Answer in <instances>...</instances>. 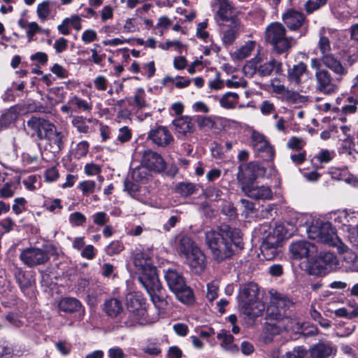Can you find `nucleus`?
I'll use <instances>...</instances> for the list:
<instances>
[{"label":"nucleus","mask_w":358,"mask_h":358,"mask_svg":"<svg viewBox=\"0 0 358 358\" xmlns=\"http://www.w3.org/2000/svg\"><path fill=\"white\" fill-rule=\"evenodd\" d=\"M68 104L74 106L77 110L90 112L92 110V104L87 101L74 95L69 98Z\"/></svg>","instance_id":"nucleus-43"},{"label":"nucleus","mask_w":358,"mask_h":358,"mask_svg":"<svg viewBox=\"0 0 358 358\" xmlns=\"http://www.w3.org/2000/svg\"><path fill=\"white\" fill-rule=\"evenodd\" d=\"M259 48L255 41H248L234 52V56L236 59L243 60L250 57L252 53Z\"/></svg>","instance_id":"nucleus-35"},{"label":"nucleus","mask_w":358,"mask_h":358,"mask_svg":"<svg viewBox=\"0 0 358 358\" xmlns=\"http://www.w3.org/2000/svg\"><path fill=\"white\" fill-rule=\"evenodd\" d=\"M48 247L28 248L20 255V260L28 267H34L45 264L50 259Z\"/></svg>","instance_id":"nucleus-11"},{"label":"nucleus","mask_w":358,"mask_h":358,"mask_svg":"<svg viewBox=\"0 0 358 358\" xmlns=\"http://www.w3.org/2000/svg\"><path fill=\"white\" fill-rule=\"evenodd\" d=\"M304 145L305 141L302 138L296 136L291 137L287 143V148L295 150H301Z\"/></svg>","instance_id":"nucleus-63"},{"label":"nucleus","mask_w":358,"mask_h":358,"mask_svg":"<svg viewBox=\"0 0 358 358\" xmlns=\"http://www.w3.org/2000/svg\"><path fill=\"white\" fill-rule=\"evenodd\" d=\"M336 247L338 248V252L342 255L343 260L346 264V270L350 271H355L356 267L355 263L357 258V255L345 246L342 242L341 246L336 245Z\"/></svg>","instance_id":"nucleus-32"},{"label":"nucleus","mask_w":358,"mask_h":358,"mask_svg":"<svg viewBox=\"0 0 358 358\" xmlns=\"http://www.w3.org/2000/svg\"><path fill=\"white\" fill-rule=\"evenodd\" d=\"M172 24V21L167 16L163 15L161 16L155 26V29H157L158 34L159 36H162L164 33V31L169 28V27Z\"/></svg>","instance_id":"nucleus-55"},{"label":"nucleus","mask_w":358,"mask_h":358,"mask_svg":"<svg viewBox=\"0 0 358 358\" xmlns=\"http://www.w3.org/2000/svg\"><path fill=\"white\" fill-rule=\"evenodd\" d=\"M334 349L331 343L320 342L313 345L308 350V358H329L333 353Z\"/></svg>","instance_id":"nucleus-26"},{"label":"nucleus","mask_w":358,"mask_h":358,"mask_svg":"<svg viewBox=\"0 0 358 358\" xmlns=\"http://www.w3.org/2000/svg\"><path fill=\"white\" fill-rule=\"evenodd\" d=\"M308 71L307 65L303 62L289 68L287 70V79L290 84L299 87L302 84L301 77Z\"/></svg>","instance_id":"nucleus-29"},{"label":"nucleus","mask_w":358,"mask_h":358,"mask_svg":"<svg viewBox=\"0 0 358 358\" xmlns=\"http://www.w3.org/2000/svg\"><path fill=\"white\" fill-rule=\"evenodd\" d=\"M296 324L297 323L294 320L285 317L278 322V324H268L267 329L271 331L273 334H278L282 329L286 331L294 330Z\"/></svg>","instance_id":"nucleus-36"},{"label":"nucleus","mask_w":358,"mask_h":358,"mask_svg":"<svg viewBox=\"0 0 358 358\" xmlns=\"http://www.w3.org/2000/svg\"><path fill=\"white\" fill-rule=\"evenodd\" d=\"M147 292L149 294L152 301L155 304V306L159 309V310H164L167 303L166 301L161 298L158 294L157 292L161 290L162 285L160 282L159 281V287L157 289H155L153 290H149L147 287H144Z\"/></svg>","instance_id":"nucleus-42"},{"label":"nucleus","mask_w":358,"mask_h":358,"mask_svg":"<svg viewBox=\"0 0 358 358\" xmlns=\"http://www.w3.org/2000/svg\"><path fill=\"white\" fill-rule=\"evenodd\" d=\"M58 306L60 310L66 313L78 312L83 308L80 301L72 297L62 299L59 301Z\"/></svg>","instance_id":"nucleus-34"},{"label":"nucleus","mask_w":358,"mask_h":358,"mask_svg":"<svg viewBox=\"0 0 358 358\" xmlns=\"http://www.w3.org/2000/svg\"><path fill=\"white\" fill-rule=\"evenodd\" d=\"M321 62L325 67L336 74L338 80H341L348 73V68L332 53L321 56Z\"/></svg>","instance_id":"nucleus-21"},{"label":"nucleus","mask_w":358,"mask_h":358,"mask_svg":"<svg viewBox=\"0 0 358 358\" xmlns=\"http://www.w3.org/2000/svg\"><path fill=\"white\" fill-rule=\"evenodd\" d=\"M134 264L138 272V281L149 290H153L159 287V278L156 267L152 265L148 256L141 252L136 251L134 255Z\"/></svg>","instance_id":"nucleus-3"},{"label":"nucleus","mask_w":358,"mask_h":358,"mask_svg":"<svg viewBox=\"0 0 358 358\" xmlns=\"http://www.w3.org/2000/svg\"><path fill=\"white\" fill-rule=\"evenodd\" d=\"M27 200L23 197H17L14 199L12 210L15 215H20L25 210Z\"/></svg>","instance_id":"nucleus-61"},{"label":"nucleus","mask_w":358,"mask_h":358,"mask_svg":"<svg viewBox=\"0 0 358 358\" xmlns=\"http://www.w3.org/2000/svg\"><path fill=\"white\" fill-rule=\"evenodd\" d=\"M164 279L169 289L176 294L179 301L184 303H189L193 301V292L186 285L182 273L176 269L169 268L164 271Z\"/></svg>","instance_id":"nucleus-6"},{"label":"nucleus","mask_w":358,"mask_h":358,"mask_svg":"<svg viewBox=\"0 0 358 358\" xmlns=\"http://www.w3.org/2000/svg\"><path fill=\"white\" fill-rule=\"evenodd\" d=\"M141 164L150 171L157 173L166 169V162L161 155L150 149L143 151Z\"/></svg>","instance_id":"nucleus-16"},{"label":"nucleus","mask_w":358,"mask_h":358,"mask_svg":"<svg viewBox=\"0 0 358 358\" xmlns=\"http://www.w3.org/2000/svg\"><path fill=\"white\" fill-rule=\"evenodd\" d=\"M282 18L287 28L291 31L299 29L306 23L304 14L294 9H289L285 12Z\"/></svg>","instance_id":"nucleus-23"},{"label":"nucleus","mask_w":358,"mask_h":358,"mask_svg":"<svg viewBox=\"0 0 358 358\" xmlns=\"http://www.w3.org/2000/svg\"><path fill=\"white\" fill-rule=\"evenodd\" d=\"M148 138L158 146L166 147L173 141V137L168 129L159 126L152 129L148 134Z\"/></svg>","instance_id":"nucleus-24"},{"label":"nucleus","mask_w":358,"mask_h":358,"mask_svg":"<svg viewBox=\"0 0 358 358\" xmlns=\"http://www.w3.org/2000/svg\"><path fill=\"white\" fill-rule=\"evenodd\" d=\"M78 187L81 190L83 195L88 196L94 192L96 183L93 180H85L80 182Z\"/></svg>","instance_id":"nucleus-58"},{"label":"nucleus","mask_w":358,"mask_h":358,"mask_svg":"<svg viewBox=\"0 0 358 358\" xmlns=\"http://www.w3.org/2000/svg\"><path fill=\"white\" fill-rule=\"evenodd\" d=\"M289 252L294 259H300L313 255L316 252V248L308 241H298L290 244Z\"/></svg>","instance_id":"nucleus-22"},{"label":"nucleus","mask_w":358,"mask_h":358,"mask_svg":"<svg viewBox=\"0 0 358 358\" xmlns=\"http://www.w3.org/2000/svg\"><path fill=\"white\" fill-rule=\"evenodd\" d=\"M306 355L307 350L303 346H296L287 352L284 358H305Z\"/></svg>","instance_id":"nucleus-56"},{"label":"nucleus","mask_w":358,"mask_h":358,"mask_svg":"<svg viewBox=\"0 0 358 358\" xmlns=\"http://www.w3.org/2000/svg\"><path fill=\"white\" fill-rule=\"evenodd\" d=\"M335 222L341 223L342 229L348 233V237L351 243L358 245V216L355 213H348L345 211L339 213L334 219Z\"/></svg>","instance_id":"nucleus-12"},{"label":"nucleus","mask_w":358,"mask_h":358,"mask_svg":"<svg viewBox=\"0 0 358 358\" xmlns=\"http://www.w3.org/2000/svg\"><path fill=\"white\" fill-rule=\"evenodd\" d=\"M145 92L142 88L138 89L135 95L134 96V104L138 109H142L147 106L146 101L145 100Z\"/></svg>","instance_id":"nucleus-59"},{"label":"nucleus","mask_w":358,"mask_h":358,"mask_svg":"<svg viewBox=\"0 0 358 358\" xmlns=\"http://www.w3.org/2000/svg\"><path fill=\"white\" fill-rule=\"evenodd\" d=\"M339 268L337 257L331 252L320 253L318 258L311 265L310 273L314 275H325Z\"/></svg>","instance_id":"nucleus-10"},{"label":"nucleus","mask_w":358,"mask_h":358,"mask_svg":"<svg viewBox=\"0 0 358 358\" xmlns=\"http://www.w3.org/2000/svg\"><path fill=\"white\" fill-rule=\"evenodd\" d=\"M150 177V171L143 165H140L131 172V178L135 182H145Z\"/></svg>","instance_id":"nucleus-41"},{"label":"nucleus","mask_w":358,"mask_h":358,"mask_svg":"<svg viewBox=\"0 0 358 358\" xmlns=\"http://www.w3.org/2000/svg\"><path fill=\"white\" fill-rule=\"evenodd\" d=\"M271 303L275 304L278 308H285L293 305L292 301L285 295L273 289L269 291Z\"/></svg>","instance_id":"nucleus-39"},{"label":"nucleus","mask_w":358,"mask_h":358,"mask_svg":"<svg viewBox=\"0 0 358 358\" xmlns=\"http://www.w3.org/2000/svg\"><path fill=\"white\" fill-rule=\"evenodd\" d=\"M124 247L119 241H112L106 248V252L108 255H117L124 250Z\"/></svg>","instance_id":"nucleus-60"},{"label":"nucleus","mask_w":358,"mask_h":358,"mask_svg":"<svg viewBox=\"0 0 358 358\" xmlns=\"http://www.w3.org/2000/svg\"><path fill=\"white\" fill-rule=\"evenodd\" d=\"M325 29L323 27L320 31V40L318 42V48L322 56L331 53V48L329 38L324 36Z\"/></svg>","instance_id":"nucleus-45"},{"label":"nucleus","mask_w":358,"mask_h":358,"mask_svg":"<svg viewBox=\"0 0 358 358\" xmlns=\"http://www.w3.org/2000/svg\"><path fill=\"white\" fill-rule=\"evenodd\" d=\"M227 24H223L221 29V38L225 46L234 44L242 29L241 21L236 17H231Z\"/></svg>","instance_id":"nucleus-18"},{"label":"nucleus","mask_w":358,"mask_h":358,"mask_svg":"<svg viewBox=\"0 0 358 358\" xmlns=\"http://www.w3.org/2000/svg\"><path fill=\"white\" fill-rule=\"evenodd\" d=\"M251 145L258 151L265 154L264 157L269 160L274 156V149L266 138L257 131H252L251 135Z\"/></svg>","instance_id":"nucleus-20"},{"label":"nucleus","mask_w":358,"mask_h":358,"mask_svg":"<svg viewBox=\"0 0 358 358\" xmlns=\"http://www.w3.org/2000/svg\"><path fill=\"white\" fill-rule=\"evenodd\" d=\"M125 303L129 311L126 319L120 322V327H131L137 324H142L146 313L145 299L139 292H130L126 296Z\"/></svg>","instance_id":"nucleus-5"},{"label":"nucleus","mask_w":358,"mask_h":358,"mask_svg":"<svg viewBox=\"0 0 358 358\" xmlns=\"http://www.w3.org/2000/svg\"><path fill=\"white\" fill-rule=\"evenodd\" d=\"M176 249L178 255L185 259L192 271L196 274L201 273L206 266V257L200 248L187 236L177 238Z\"/></svg>","instance_id":"nucleus-1"},{"label":"nucleus","mask_w":358,"mask_h":358,"mask_svg":"<svg viewBox=\"0 0 358 358\" xmlns=\"http://www.w3.org/2000/svg\"><path fill=\"white\" fill-rule=\"evenodd\" d=\"M52 123L41 117L33 116L27 122V133L38 140H44L45 134L48 131Z\"/></svg>","instance_id":"nucleus-19"},{"label":"nucleus","mask_w":358,"mask_h":358,"mask_svg":"<svg viewBox=\"0 0 358 358\" xmlns=\"http://www.w3.org/2000/svg\"><path fill=\"white\" fill-rule=\"evenodd\" d=\"M262 57L258 52L244 66L243 71L245 75L252 76L257 73L261 77L269 76L275 71V73L281 74L283 71L282 64L272 58L269 61L262 63Z\"/></svg>","instance_id":"nucleus-8"},{"label":"nucleus","mask_w":358,"mask_h":358,"mask_svg":"<svg viewBox=\"0 0 358 358\" xmlns=\"http://www.w3.org/2000/svg\"><path fill=\"white\" fill-rule=\"evenodd\" d=\"M258 294L259 287L254 282L240 287L238 298L241 312L251 320L262 315L265 310V305L259 300Z\"/></svg>","instance_id":"nucleus-2"},{"label":"nucleus","mask_w":358,"mask_h":358,"mask_svg":"<svg viewBox=\"0 0 358 358\" xmlns=\"http://www.w3.org/2000/svg\"><path fill=\"white\" fill-rule=\"evenodd\" d=\"M272 92L278 95V98L282 101L289 103L300 104L307 101V96L299 94L297 92L289 90L282 84L271 83Z\"/></svg>","instance_id":"nucleus-17"},{"label":"nucleus","mask_w":358,"mask_h":358,"mask_svg":"<svg viewBox=\"0 0 358 358\" xmlns=\"http://www.w3.org/2000/svg\"><path fill=\"white\" fill-rule=\"evenodd\" d=\"M176 131L181 136H187L194 132V124L187 116L178 117L173 121Z\"/></svg>","instance_id":"nucleus-30"},{"label":"nucleus","mask_w":358,"mask_h":358,"mask_svg":"<svg viewBox=\"0 0 358 358\" xmlns=\"http://www.w3.org/2000/svg\"><path fill=\"white\" fill-rule=\"evenodd\" d=\"M71 124L80 133L87 134L89 131V126L86 123V119L83 116H73Z\"/></svg>","instance_id":"nucleus-49"},{"label":"nucleus","mask_w":358,"mask_h":358,"mask_svg":"<svg viewBox=\"0 0 358 358\" xmlns=\"http://www.w3.org/2000/svg\"><path fill=\"white\" fill-rule=\"evenodd\" d=\"M103 310L106 313V314L112 317L115 318L118 316H120V322H119V326L120 327V322L127 320L126 319V314H124V315H122L121 313H123V307L122 302L115 298H111L108 300H106L104 302L103 305Z\"/></svg>","instance_id":"nucleus-27"},{"label":"nucleus","mask_w":358,"mask_h":358,"mask_svg":"<svg viewBox=\"0 0 358 358\" xmlns=\"http://www.w3.org/2000/svg\"><path fill=\"white\" fill-rule=\"evenodd\" d=\"M347 102L348 103L342 107L341 112L344 115L355 113L357 110L358 100L353 96H348L347 98Z\"/></svg>","instance_id":"nucleus-51"},{"label":"nucleus","mask_w":358,"mask_h":358,"mask_svg":"<svg viewBox=\"0 0 358 358\" xmlns=\"http://www.w3.org/2000/svg\"><path fill=\"white\" fill-rule=\"evenodd\" d=\"M224 236H228L230 238L231 243L236 246L239 249L243 248V242L242 241V233L238 229H232L228 225H222L220 230Z\"/></svg>","instance_id":"nucleus-31"},{"label":"nucleus","mask_w":358,"mask_h":358,"mask_svg":"<svg viewBox=\"0 0 358 358\" xmlns=\"http://www.w3.org/2000/svg\"><path fill=\"white\" fill-rule=\"evenodd\" d=\"M50 11V2L49 1H44L37 6V15L43 22L48 19Z\"/></svg>","instance_id":"nucleus-50"},{"label":"nucleus","mask_w":358,"mask_h":358,"mask_svg":"<svg viewBox=\"0 0 358 358\" xmlns=\"http://www.w3.org/2000/svg\"><path fill=\"white\" fill-rule=\"evenodd\" d=\"M64 134L58 131L54 124H52L48 131L45 134L44 140H46L51 148L57 152H59L64 148Z\"/></svg>","instance_id":"nucleus-28"},{"label":"nucleus","mask_w":358,"mask_h":358,"mask_svg":"<svg viewBox=\"0 0 358 358\" xmlns=\"http://www.w3.org/2000/svg\"><path fill=\"white\" fill-rule=\"evenodd\" d=\"M131 138V131L127 127H122L119 129L117 139L114 142L112 147L109 148L111 150H115L117 149L119 143L123 144L128 142Z\"/></svg>","instance_id":"nucleus-40"},{"label":"nucleus","mask_w":358,"mask_h":358,"mask_svg":"<svg viewBox=\"0 0 358 358\" xmlns=\"http://www.w3.org/2000/svg\"><path fill=\"white\" fill-rule=\"evenodd\" d=\"M238 99L239 95L237 93L228 92L220 98L219 103L223 108L231 110L236 108Z\"/></svg>","instance_id":"nucleus-37"},{"label":"nucleus","mask_w":358,"mask_h":358,"mask_svg":"<svg viewBox=\"0 0 358 358\" xmlns=\"http://www.w3.org/2000/svg\"><path fill=\"white\" fill-rule=\"evenodd\" d=\"M307 233L310 238L317 242L334 247L341 246V241L329 222H323L319 220H315L308 228Z\"/></svg>","instance_id":"nucleus-7"},{"label":"nucleus","mask_w":358,"mask_h":358,"mask_svg":"<svg viewBox=\"0 0 358 358\" xmlns=\"http://www.w3.org/2000/svg\"><path fill=\"white\" fill-rule=\"evenodd\" d=\"M315 88L324 94H332L338 90L337 77L334 78L331 73L327 69L315 71Z\"/></svg>","instance_id":"nucleus-13"},{"label":"nucleus","mask_w":358,"mask_h":358,"mask_svg":"<svg viewBox=\"0 0 358 358\" xmlns=\"http://www.w3.org/2000/svg\"><path fill=\"white\" fill-rule=\"evenodd\" d=\"M238 180L241 184V189L246 196L254 199L269 200L273 197V193L268 186L255 185L251 182H246L243 180L242 175H238Z\"/></svg>","instance_id":"nucleus-15"},{"label":"nucleus","mask_w":358,"mask_h":358,"mask_svg":"<svg viewBox=\"0 0 358 358\" xmlns=\"http://www.w3.org/2000/svg\"><path fill=\"white\" fill-rule=\"evenodd\" d=\"M287 227H291L288 223L278 224L274 228H271L268 224H262L256 231L257 234L263 235L268 238H272L275 242L280 245L285 238H288L292 235Z\"/></svg>","instance_id":"nucleus-14"},{"label":"nucleus","mask_w":358,"mask_h":358,"mask_svg":"<svg viewBox=\"0 0 358 358\" xmlns=\"http://www.w3.org/2000/svg\"><path fill=\"white\" fill-rule=\"evenodd\" d=\"M328 0H307L304 3V9L307 14H312L327 4Z\"/></svg>","instance_id":"nucleus-48"},{"label":"nucleus","mask_w":358,"mask_h":358,"mask_svg":"<svg viewBox=\"0 0 358 358\" xmlns=\"http://www.w3.org/2000/svg\"><path fill=\"white\" fill-rule=\"evenodd\" d=\"M18 115L15 108H10L5 113H3L0 118V124L3 127H7L13 123L17 118Z\"/></svg>","instance_id":"nucleus-47"},{"label":"nucleus","mask_w":358,"mask_h":358,"mask_svg":"<svg viewBox=\"0 0 358 358\" xmlns=\"http://www.w3.org/2000/svg\"><path fill=\"white\" fill-rule=\"evenodd\" d=\"M17 188L14 182H7L0 188V197L2 199L11 198Z\"/></svg>","instance_id":"nucleus-46"},{"label":"nucleus","mask_w":358,"mask_h":358,"mask_svg":"<svg viewBox=\"0 0 358 358\" xmlns=\"http://www.w3.org/2000/svg\"><path fill=\"white\" fill-rule=\"evenodd\" d=\"M69 221L73 225L80 226L85 222L86 217L83 213L75 212L70 215Z\"/></svg>","instance_id":"nucleus-64"},{"label":"nucleus","mask_w":358,"mask_h":358,"mask_svg":"<svg viewBox=\"0 0 358 358\" xmlns=\"http://www.w3.org/2000/svg\"><path fill=\"white\" fill-rule=\"evenodd\" d=\"M142 351L150 356L156 357L161 354L162 349L158 343L151 342L144 346L142 348Z\"/></svg>","instance_id":"nucleus-57"},{"label":"nucleus","mask_w":358,"mask_h":358,"mask_svg":"<svg viewBox=\"0 0 358 358\" xmlns=\"http://www.w3.org/2000/svg\"><path fill=\"white\" fill-rule=\"evenodd\" d=\"M246 171L253 172L251 179L254 180L257 177L263 175L265 172V170L260 164L255 162H250L248 165Z\"/></svg>","instance_id":"nucleus-62"},{"label":"nucleus","mask_w":358,"mask_h":358,"mask_svg":"<svg viewBox=\"0 0 358 358\" xmlns=\"http://www.w3.org/2000/svg\"><path fill=\"white\" fill-rule=\"evenodd\" d=\"M88 150L89 143L85 141H83L76 145V148L73 150L72 154L75 158L80 159L86 156Z\"/></svg>","instance_id":"nucleus-52"},{"label":"nucleus","mask_w":358,"mask_h":358,"mask_svg":"<svg viewBox=\"0 0 358 358\" xmlns=\"http://www.w3.org/2000/svg\"><path fill=\"white\" fill-rule=\"evenodd\" d=\"M262 243L260 246L261 254L266 260L274 259L280 252V245L276 243L273 239H269L262 235Z\"/></svg>","instance_id":"nucleus-25"},{"label":"nucleus","mask_w":358,"mask_h":358,"mask_svg":"<svg viewBox=\"0 0 358 358\" xmlns=\"http://www.w3.org/2000/svg\"><path fill=\"white\" fill-rule=\"evenodd\" d=\"M215 5L218 7V17L222 21H228L234 10V6L230 0H215Z\"/></svg>","instance_id":"nucleus-33"},{"label":"nucleus","mask_w":358,"mask_h":358,"mask_svg":"<svg viewBox=\"0 0 358 358\" xmlns=\"http://www.w3.org/2000/svg\"><path fill=\"white\" fill-rule=\"evenodd\" d=\"M219 282L213 280L207 284L206 297L210 301H214L218 296Z\"/></svg>","instance_id":"nucleus-54"},{"label":"nucleus","mask_w":358,"mask_h":358,"mask_svg":"<svg viewBox=\"0 0 358 358\" xmlns=\"http://www.w3.org/2000/svg\"><path fill=\"white\" fill-rule=\"evenodd\" d=\"M217 338L222 340L221 346L226 350L233 352L238 351V347L234 343V336L228 334L226 331L222 330L217 334Z\"/></svg>","instance_id":"nucleus-38"},{"label":"nucleus","mask_w":358,"mask_h":358,"mask_svg":"<svg viewBox=\"0 0 358 358\" xmlns=\"http://www.w3.org/2000/svg\"><path fill=\"white\" fill-rule=\"evenodd\" d=\"M196 122L201 129L210 130L214 128L215 122L210 117L197 116Z\"/></svg>","instance_id":"nucleus-53"},{"label":"nucleus","mask_w":358,"mask_h":358,"mask_svg":"<svg viewBox=\"0 0 358 358\" xmlns=\"http://www.w3.org/2000/svg\"><path fill=\"white\" fill-rule=\"evenodd\" d=\"M205 236L206 243L216 262H221L234 255L231 242L218 230H208L206 232Z\"/></svg>","instance_id":"nucleus-4"},{"label":"nucleus","mask_w":358,"mask_h":358,"mask_svg":"<svg viewBox=\"0 0 358 358\" xmlns=\"http://www.w3.org/2000/svg\"><path fill=\"white\" fill-rule=\"evenodd\" d=\"M265 39L278 54L287 51L292 47V38L286 36L285 28L280 22H272L267 26Z\"/></svg>","instance_id":"nucleus-9"},{"label":"nucleus","mask_w":358,"mask_h":358,"mask_svg":"<svg viewBox=\"0 0 358 358\" xmlns=\"http://www.w3.org/2000/svg\"><path fill=\"white\" fill-rule=\"evenodd\" d=\"M175 191L182 196L187 197L194 194L196 191V188L193 183L182 182L176 185Z\"/></svg>","instance_id":"nucleus-44"}]
</instances>
